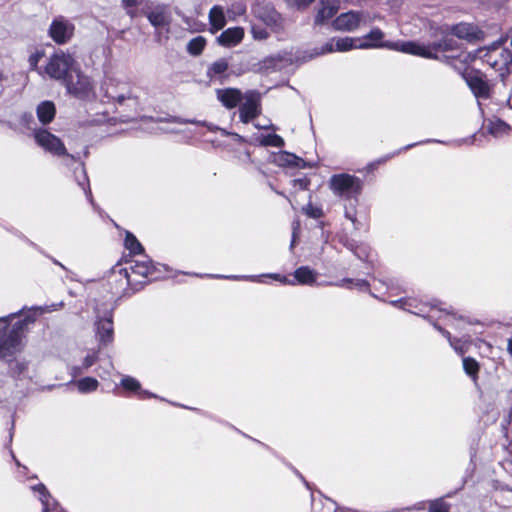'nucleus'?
<instances>
[{
  "label": "nucleus",
  "instance_id": "nucleus-29",
  "mask_svg": "<svg viewBox=\"0 0 512 512\" xmlns=\"http://www.w3.org/2000/svg\"><path fill=\"white\" fill-rule=\"evenodd\" d=\"M229 68V63L226 59L221 58L213 62L207 69V77L211 80H221L225 78V74Z\"/></svg>",
  "mask_w": 512,
  "mask_h": 512
},
{
  "label": "nucleus",
  "instance_id": "nucleus-7",
  "mask_svg": "<svg viewBox=\"0 0 512 512\" xmlns=\"http://www.w3.org/2000/svg\"><path fill=\"white\" fill-rule=\"evenodd\" d=\"M65 87L68 93L82 100H90L95 97L94 85L91 79L84 75L79 67L66 79Z\"/></svg>",
  "mask_w": 512,
  "mask_h": 512
},
{
  "label": "nucleus",
  "instance_id": "nucleus-55",
  "mask_svg": "<svg viewBox=\"0 0 512 512\" xmlns=\"http://www.w3.org/2000/svg\"><path fill=\"white\" fill-rule=\"evenodd\" d=\"M429 142H437V141H436V140H425V141H421V142H418V143H412V144H409V145H407V146H405V147L401 148V149H400L399 151H397L396 153H394V154H393V156H394V155H396V154H399L401 151H406V150H408V149H410V148H412V147H414V146H416V145H418V144L429 143Z\"/></svg>",
  "mask_w": 512,
  "mask_h": 512
},
{
  "label": "nucleus",
  "instance_id": "nucleus-58",
  "mask_svg": "<svg viewBox=\"0 0 512 512\" xmlns=\"http://www.w3.org/2000/svg\"><path fill=\"white\" fill-rule=\"evenodd\" d=\"M41 502H42V504H43V510H42V512H49V507H48L49 503H48V499H43V498H41Z\"/></svg>",
  "mask_w": 512,
  "mask_h": 512
},
{
  "label": "nucleus",
  "instance_id": "nucleus-47",
  "mask_svg": "<svg viewBox=\"0 0 512 512\" xmlns=\"http://www.w3.org/2000/svg\"><path fill=\"white\" fill-rule=\"evenodd\" d=\"M246 7L242 3L233 4L232 7L228 10V16L231 19H235L237 16H241L245 13Z\"/></svg>",
  "mask_w": 512,
  "mask_h": 512
},
{
  "label": "nucleus",
  "instance_id": "nucleus-32",
  "mask_svg": "<svg viewBox=\"0 0 512 512\" xmlns=\"http://www.w3.org/2000/svg\"><path fill=\"white\" fill-rule=\"evenodd\" d=\"M124 247L129 251L131 255H139L144 252V247L136 238V236L130 231H126L125 233Z\"/></svg>",
  "mask_w": 512,
  "mask_h": 512
},
{
  "label": "nucleus",
  "instance_id": "nucleus-6",
  "mask_svg": "<svg viewBox=\"0 0 512 512\" xmlns=\"http://www.w3.org/2000/svg\"><path fill=\"white\" fill-rule=\"evenodd\" d=\"M77 63L74 57L63 51H57L52 54L43 69L44 74L49 78L62 81L65 84L66 79L76 71Z\"/></svg>",
  "mask_w": 512,
  "mask_h": 512
},
{
  "label": "nucleus",
  "instance_id": "nucleus-11",
  "mask_svg": "<svg viewBox=\"0 0 512 512\" xmlns=\"http://www.w3.org/2000/svg\"><path fill=\"white\" fill-rule=\"evenodd\" d=\"M74 24L64 16H57L50 24L48 33L51 39L59 44H66L74 35Z\"/></svg>",
  "mask_w": 512,
  "mask_h": 512
},
{
  "label": "nucleus",
  "instance_id": "nucleus-18",
  "mask_svg": "<svg viewBox=\"0 0 512 512\" xmlns=\"http://www.w3.org/2000/svg\"><path fill=\"white\" fill-rule=\"evenodd\" d=\"M329 187L334 192L357 191L362 188L361 181L357 177L346 173L333 175L330 178Z\"/></svg>",
  "mask_w": 512,
  "mask_h": 512
},
{
  "label": "nucleus",
  "instance_id": "nucleus-28",
  "mask_svg": "<svg viewBox=\"0 0 512 512\" xmlns=\"http://www.w3.org/2000/svg\"><path fill=\"white\" fill-rule=\"evenodd\" d=\"M38 120L43 124H49L55 117L56 108L53 102L43 101L36 109Z\"/></svg>",
  "mask_w": 512,
  "mask_h": 512
},
{
  "label": "nucleus",
  "instance_id": "nucleus-61",
  "mask_svg": "<svg viewBox=\"0 0 512 512\" xmlns=\"http://www.w3.org/2000/svg\"><path fill=\"white\" fill-rule=\"evenodd\" d=\"M4 80V75L2 72H0V83Z\"/></svg>",
  "mask_w": 512,
  "mask_h": 512
},
{
  "label": "nucleus",
  "instance_id": "nucleus-14",
  "mask_svg": "<svg viewBox=\"0 0 512 512\" xmlns=\"http://www.w3.org/2000/svg\"><path fill=\"white\" fill-rule=\"evenodd\" d=\"M96 337L99 344L106 346L114 340L113 313L110 311L103 317H99L95 322Z\"/></svg>",
  "mask_w": 512,
  "mask_h": 512
},
{
  "label": "nucleus",
  "instance_id": "nucleus-57",
  "mask_svg": "<svg viewBox=\"0 0 512 512\" xmlns=\"http://www.w3.org/2000/svg\"><path fill=\"white\" fill-rule=\"evenodd\" d=\"M509 443L505 446V450L512 456V429H510V438L507 439Z\"/></svg>",
  "mask_w": 512,
  "mask_h": 512
},
{
  "label": "nucleus",
  "instance_id": "nucleus-59",
  "mask_svg": "<svg viewBox=\"0 0 512 512\" xmlns=\"http://www.w3.org/2000/svg\"><path fill=\"white\" fill-rule=\"evenodd\" d=\"M507 351L512 356V337L508 339Z\"/></svg>",
  "mask_w": 512,
  "mask_h": 512
},
{
  "label": "nucleus",
  "instance_id": "nucleus-9",
  "mask_svg": "<svg viewBox=\"0 0 512 512\" xmlns=\"http://www.w3.org/2000/svg\"><path fill=\"white\" fill-rule=\"evenodd\" d=\"M438 320H443L445 325L457 328L460 323L465 322V318L463 316H458L453 311L447 309H439L438 317L432 322L433 327L449 341L450 345L455 349V351H457L461 355L464 354V350H461L454 345V341H456V338L452 337L451 333L448 330L439 325Z\"/></svg>",
  "mask_w": 512,
  "mask_h": 512
},
{
  "label": "nucleus",
  "instance_id": "nucleus-33",
  "mask_svg": "<svg viewBox=\"0 0 512 512\" xmlns=\"http://www.w3.org/2000/svg\"><path fill=\"white\" fill-rule=\"evenodd\" d=\"M463 369L465 373L474 381L477 382L479 378V372H480V364L479 362L473 358V357H464L463 360Z\"/></svg>",
  "mask_w": 512,
  "mask_h": 512
},
{
  "label": "nucleus",
  "instance_id": "nucleus-49",
  "mask_svg": "<svg viewBox=\"0 0 512 512\" xmlns=\"http://www.w3.org/2000/svg\"><path fill=\"white\" fill-rule=\"evenodd\" d=\"M334 40H335V38H333V39L329 40L327 43H325V45L321 48V51L317 52V55H323L326 53L335 52L336 49H335Z\"/></svg>",
  "mask_w": 512,
  "mask_h": 512
},
{
  "label": "nucleus",
  "instance_id": "nucleus-15",
  "mask_svg": "<svg viewBox=\"0 0 512 512\" xmlns=\"http://www.w3.org/2000/svg\"><path fill=\"white\" fill-rule=\"evenodd\" d=\"M120 386L122 391L117 392V395L124 396V397H130L135 396L139 400H146L151 399L155 397V395L147 390L142 389L141 383L131 377V376H125L121 379Z\"/></svg>",
  "mask_w": 512,
  "mask_h": 512
},
{
  "label": "nucleus",
  "instance_id": "nucleus-44",
  "mask_svg": "<svg viewBox=\"0 0 512 512\" xmlns=\"http://www.w3.org/2000/svg\"><path fill=\"white\" fill-rule=\"evenodd\" d=\"M43 56V51H36L35 53H32L28 58L30 69L37 71L40 75H42L44 72L38 67V64L40 60L43 58Z\"/></svg>",
  "mask_w": 512,
  "mask_h": 512
},
{
  "label": "nucleus",
  "instance_id": "nucleus-35",
  "mask_svg": "<svg viewBox=\"0 0 512 512\" xmlns=\"http://www.w3.org/2000/svg\"><path fill=\"white\" fill-rule=\"evenodd\" d=\"M283 58L280 55L269 56L264 58L258 63V70L261 72H268L270 70H276L282 63Z\"/></svg>",
  "mask_w": 512,
  "mask_h": 512
},
{
  "label": "nucleus",
  "instance_id": "nucleus-37",
  "mask_svg": "<svg viewBox=\"0 0 512 512\" xmlns=\"http://www.w3.org/2000/svg\"><path fill=\"white\" fill-rule=\"evenodd\" d=\"M76 386L81 393H90L97 390L99 382L93 377H83L76 382Z\"/></svg>",
  "mask_w": 512,
  "mask_h": 512
},
{
  "label": "nucleus",
  "instance_id": "nucleus-52",
  "mask_svg": "<svg viewBox=\"0 0 512 512\" xmlns=\"http://www.w3.org/2000/svg\"><path fill=\"white\" fill-rule=\"evenodd\" d=\"M21 124L23 126H25L26 128H29L31 129V124L34 123V118H33V115L30 114V113H24L22 116H21Z\"/></svg>",
  "mask_w": 512,
  "mask_h": 512
},
{
  "label": "nucleus",
  "instance_id": "nucleus-20",
  "mask_svg": "<svg viewBox=\"0 0 512 512\" xmlns=\"http://www.w3.org/2000/svg\"><path fill=\"white\" fill-rule=\"evenodd\" d=\"M245 31L242 27H231L224 30L218 37L217 42L219 45L231 48L237 46L242 42Z\"/></svg>",
  "mask_w": 512,
  "mask_h": 512
},
{
  "label": "nucleus",
  "instance_id": "nucleus-10",
  "mask_svg": "<svg viewBox=\"0 0 512 512\" xmlns=\"http://www.w3.org/2000/svg\"><path fill=\"white\" fill-rule=\"evenodd\" d=\"M104 95L111 101L124 99L136 94L135 88L127 81L117 78H106L102 84Z\"/></svg>",
  "mask_w": 512,
  "mask_h": 512
},
{
  "label": "nucleus",
  "instance_id": "nucleus-53",
  "mask_svg": "<svg viewBox=\"0 0 512 512\" xmlns=\"http://www.w3.org/2000/svg\"><path fill=\"white\" fill-rule=\"evenodd\" d=\"M33 489L37 492H39L40 494V499L43 498V499H48V497L50 496L49 495V492L47 490V488L45 487V485L43 484H37L36 486L33 487Z\"/></svg>",
  "mask_w": 512,
  "mask_h": 512
},
{
  "label": "nucleus",
  "instance_id": "nucleus-21",
  "mask_svg": "<svg viewBox=\"0 0 512 512\" xmlns=\"http://www.w3.org/2000/svg\"><path fill=\"white\" fill-rule=\"evenodd\" d=\"M144 13L154 27H164L170 22V14L165 5H157L152 11H144Z\"/></svg>",
  "mask_w": 512,
  "mask_h": 512
},
{
  "label": "nucleus",
  "instance_id": "nucleus-26",
  "mask_svg": "<svg viewBox=\"0 0 512 512\" xmlns=\"http://www.w3.org/2000/svg\"><path fill=\"white\" fill-rule=\"evenodd\" d=\"M450 32L460 39L472 40L477 38L478 28L470 23H459L452 26Z\"/></svg>",
  "mask_w": 512,
  "mask_h": 512
},
{
  "label": "nucleus",
  "instance_id": "nucleus-38",
  "mask_svg": "<svg viewBox=\"0 0 512 512\" xmlns=\"http://www.w3.org/2000/svg\"><path fill=\"white\" fill-rule=\"evenodd\" d=\"M437 302L438 301H434L431 303H425V304L420 305V307L418 305H414V307L417 309L414 312V314L422 316L423 318L427 319L432 324V322L436 318L434 316L430 315L429 313L433 310H437L439 312L440 308H438Z\"/></svg>",
  "mask_w": 512,
  "mask_h": 512
},
{
  "label": "nucleus",
  "instance_id": "nucleus-46",
  "mask_svg": "<svg viewBox=\"0 0 512 512\" xmlns=\"http://www.w3.org/2000/svg\"><path fill=\"white\" fill-rule=\"evenodd\" d=\"M502 434L506 439L510 438V429H512V406L508 416L501 423Z\"/></svg>",
  "mask_w": 512,
  "mask_h": 512
},
{
  "label": "nucleus",
  "instance_id": "nucleus-39",
  "mask_svg": "<svg viewBox=\"0 0 512 512\" xmlns=\"http://www.w3.org/2000/svg\"><path fill=\"white\" fill-rule=\"evenodd\" d=\"M358 38H352V37H342V38H335V49L339 52H345L349 51L351 49L357 48L358 49Z\"/></svg>",
  "mask_w": 512,
  "mask_h": 512
},
{
  "label": "nucleus",
  "instance_id": "nucleus-19",
  "mask_svg": "<svg viewBox=\"0 0 512 512\" xmlns=\"http://www.w3.org/2000/svg\"><path fill=\"white\" fill-rule=\"evenodd\" d=\"M216 97L225 108L233 109L243 101L244 94L236 88H223L216 90Z\"/></svg>",
  "mask_w": 512,
  "mask_h": 512
},
{
  "label": "nucleus",
  "instance_id": "nucleus-45",
  "mask_svg": "<svg viewBox=\"0 0 512 512\" xmlns=\"http://www.w3.org/2000/svg\"><path fill=\"white\" fill-rule=\"evenodd\" d=\"M429 512H450V505L442 499H438L430 503Z\"/></svg>",
  "mask_w": 512,
  "mask_h": 512
},
{
  "label": "nucleus",
  "instance_id": "nucleus-62",
  "mask_svg": "<svg viewBox=\"0 0 512 512\" xmlns=\"http://www.w3.org/2000/svg\"><path fill=\"white\" fill-rule=\"evenodd\" d=\"M304 182H305L304 180H301V188L308 189L305 185H303Z\"/></svg>",
  "mask_w": 512,
  "mask_h": 512
},
{
  "label": "nucleus",
  "instance_id": "nucleus-42",
  "mask_svg": "<svg viewBox=\"0 0 512 512\" xmlns=\"http://www.w3.org/2000/svg\"><path fill=\"white\" fill-rule=\"evenodd\" d=\"M302 210L305 215L313 219H319L324 215L322 208L320 206L313 205L311 201H309L307 205L302 208Z\"/></svg>",
  "mask_w": 512,
  "mask_h": 512
},
{
  "label": "nucleus",
  "instance_id": "nucleus-1",
  "mask_svg": "<svg viewBox=\"0 0 512 512\" xmlns=\"http://www.w3.org/2000/svg\"><path fill=\"white\" fill-rule=\"evenodd\" d=\"M384 33L379 28H373L367 35L358 38V49L380 48L401 51L403 53L420 56L428 59L438 58L439 52L454 50L452 39L444 38L442 41L433 44H421L413 41L407 42H385Z\"/></svg>",
  "mask_w": 512,
  "mask_h": 512
},
{
  "label": "nucleus",
  "instance_id": "nucleus-24",
  "mask_svg": "<svg viewBox=\"0 0 512 512\" xmlns=\"http://www.w3.org/2000/svg\"><path fill=\"white\" fill-rule=\"evenodd\" d=\"M210 31L216 33L226 25L224 8L219 5L213 6L209 11Z\"/></svg>",
  "mask_w": 512,
  "mask_h": 512
},
{
  "label": "nucleus",
  "instance_id": "nucleus-63",
  "mask_svg": "<svg viewBox=\"0 0 512 512\" xmlns=\"http://www.w3.org/2000/svg\"><path fill=\"white\" fill-rule=\"evenodd\" d=\"M81 189H82L83 191H86V187H85L84 185H81Z\"/></svg>",
  "mask_w": 512,
  "mask_h": 512
},
{
  "label": "nucleus",
  "instance_id": "nucleus-48",
  "mask_svg": "<svg viewBox=\"0 0 512 512\" xmlns=\"http://www.w3.org/2000/svg\"><path fill=\"white\" fill-rule=\"evenodd\" d=\"M251 32H252L253 38L256 40H265L268 38V32L264 28L252 26Z\"/></svg>",
  "mask_w": 512,
  "mask_h": 512
},
{
  "label": "nucleus",
  "instance_id": "nucleus-31",
  "mask_svg": "<svg viewBox=\"0 0 512 512\" xmlns=\"http://www.w3.org/2000/svg\"><path fill=\"white\" fill-rule=\"evenodd\" d=\"M510 127L499 118L490 119L487 123V131L494 137H501L508 133Z\"/></svg>",
  "mask_w": 512,
  "mask_h": 512
},
{
  "label": "nucleus",
  "instance_id": "nucleus-25",
  "mask_svg": "<svg viewBox=\"0 0 512 512\" xmlns=\"http://www.w3.org/2000/svg\"><path fill=\"white\" fill-rule=\"evenodd\" d=\"M344 247L350 250L358 259L367 261L370 256V247L365 243L356 242L353 239L341 240Z\"/></svg>",
  "mask_w": 512,
  "mask_h": 512
},
{
  "label": "nucleus",
  "instance_id": "nucleus-13",
  "mask_svg": "<svg viewBox=\"0 0 512 512\" xmlns=\"http://www.w3.org/2000/svg\"><path fill=\"white\" fill-rule=\"evenodd\" d=\"M34 139L40 147L54 155L61 156L66 154L63 142L45 129L35 130Z\"/></svg>",
  "mask_w": 512,
  "mask_h": 512
},
{
  "label": "nucleus",
  "instance_id": "nucleus-3",
  "mask_svg": "<svg viewBox=\"0 0 512 512\" xmlns=\"http://www.w3.org/2000/svg\"><path fill=\"white\" fill-rule=\"evenodd\" d=\"M457 58L463 64H470L477 58L482 59L502 76L512 71V53L500 44L478 49L475 53L461 51L457 54Z\"/></svg>",
  "mask_w": 512,
  "mask_h": 512
},
{
  "label": "nucleus",
  "instance_id": "nucleus-54",
  "mask_svg": "<svg viewBox=\"0 0 512 512\" xmlns=\"http://www.w3.org/2000/svg\"><path fill=\"white\" fill-rule=\"evenodd\" d=\"M314 0H287L288 3L301 7V6H307L310 3H312Z\"/></svg>",
  "mask_w": 512,
  "mask_h": 512
},
{
  "label": "nucleus",
  "instance_id": "nucleus-56",
  "mask_svg": "<svg viewBox=\"0 0 512 512\" xmlns=\"http://www.w3.org/2000/svg\"><path fill=\"white\" fill-rule=\"evenodd\" d=\"M299 227H300V224L298 221L294 222L293 223V234H292V241H291V247L294 246L295 244V241H296V237H297V233H298V230H299Z\"/></svg>",
  "mask_w": 512,
  "mask_h": 512
},
{
  "label": "nucleus",
  "instance_id": "nucleus-23",
  "mask_svg": "<svg viewBox=\"0 0 512 512\" xmlns=\"http://www.w3.org/2000/svg\"><path fill=\"white\" fill-rule=\"evenodd\" d=\"M294 279L289 281L290 284L312 285L317 280V274L308 266H301L294 271Z\"/></svg>",
  "mask_w": 512,
  "mask_h": 512
},
{
  "label": "nucleus",
  "instance_id": "nucleus-17",
  "mask_svg": "<svg viewBox=\"0 0 512 512\" xmlns=\"http://www.w3.org/2000/svg\"><path fill=\"white\" fill-rule=\"evenodd\" d=\"M364 21V14L359 11H349L340 14L333 21V27L338 31H354Z\"/></svg>",
  "mask_w": 512,
  "mask_h": 512
},
{
  "label": "nucleus",
  "instance_id": "nucleus-40",
  "mask_svg": "<svg viewBox=\"0 0 512 512\" xmlns=\"http://www.w3.org/2000/svg\"><path fill=\"white\" fill-rule=\"evenodd\" d=\"M206 45V39L202 36H197L193 39H191L187 45V51L191 55H200L205 48Z\"/></svg>",
  "mask_w": 512,
  "mask_h": 512
},
{
  "label": "nucleus",
  "instance_id": "nucleus-2",
  "mask_svg": "<svg viewBox=\"0 0 512 512\" xmlns=\"http://www.w3.org/2000/svg\"><path fill=\"white\" fill-rule=\"evenodd\" d=\"M167 268L163 264L154 263L151 259L135 261L128 268H121L114 276H120L125 280L124 296H131L141 291L147 284L164 278Z\"/></svg>",
  "mask_w": 512,
  "mask_h": 512
},
{
  "label": "nucleus",
  "instance_id": "nucleus-22",
  "mask_svg": "<svg viewBox=\"0 0 512 512\" xmlns=\"http://www.w3.org/2000/svg\"><path fill=\"white\" fill-rule=\"evenodd\" d=\"M273 162L281 167H304V160L287 151H280L273 155Z\"/></svg>",
  "mask_w": 512,
  "mask_h": 512
},
{
  "label": "nucleus",
  "instance_id": "nucleus-50",
  "mask_svg": "<svg viewBox=\"0 0 512 512\" xmlns=\"http://www.w3.org/2000/svg\"><path fill=\"white\" fill-rule=\"evenodd\" d=\"M98 357L96 354H89L87 355L84 359H83V362H82V368L83 369H88L90 368L91 366H93L95 364V362L97 361Z\"/></svg>",
  "mask_w": 512,
  "mask_h": 512
},
{
  "label": "nucleus",
  "instance_id": "nucleus-43",
  "mask_svg": "<svg viewBox=\"0 0 512 512\" xmlns=\"http://www.w3.org/2000/svg\"><path fill=\"white\" fill-rule=\"evenodd\" d=\"M261 144L264 146L282 147L284 146V140L277 134H270L263 136Z\"/></svg>",
  "mask_w": 512,
  "mask_h": 512
},
{
  "label": "nucleus",
  "instance_id": "nucleus-34",
  "mask_svg": "<svg viewBox=\"0 0 512 512\" xmlns=\"http://www.w3.org/2000/svg\"><path fill=\"white\" fill-rule=\"evenodd\" d=\"M37 312L35 310L29 311L26 313L23 318L18 319L14 324L10 326L11 329L21 328L18 330V333L21 332V335L25 337L28 326L35 322Z\"/></svg>",
  "mask_w": 512,
  "mask_h": 512
},
{
  "label": "nucleus",
  "instance_id": "nucleus-36",
  "mask_svg": "<svg viewBox=\"0 0 512 512\" xmlns=\"http://www.w3.org/2000/svg\"><path fill=\"white\" fill-rule=\"evenodd\" d=\"M336 286L345 287L348 289H352V287L355 286L359 290L370 291V284L365 279L354 280L352 278H344L340 280L338 283H336Z\"/></svg>",
  "mask_w": 512,
  "mask_h": 512
},
{
  "label": "nucleus",
  "instance_id": "nucleus-60",
  "mask_svg": "<svg viewBox=\"0 0 512 512\" xmlns=\"http://www.w3.org/2000/svg\"><path fill=\"white\" fill-rule=\"evenodd\" d=\"M459 343H460V340L456 338V341H454V345L457 346L459 349L463 350L460 346H459Z\"/></svg>",
  "mask_w": 512,
  "mask_h": 512
},
{
  "label": "nucleus",
  "instance_id": "nucleus-41",
  "mask_svg": "<svg viewBox=\"0 0 512 512\" xmlns=\"http://www.w3.org/2000/svg\"><path fill=\"white\" fill-rule=\"evenodd\" d=\"M144 3V0H122L121 4L124 10L126 11V14L130 18H135L138 16V10L137 8L142 6Z\"/></svg>",
  "mask_w": 512,
  "mask_h": 512
},
{
  "label": "nucleus",
  "instance_id": "nucleus-30",
  "mask_svg": "<svg viewBox=\"0 0 512 512\" xmlns=\"http://www.w3.org/2000/svg\"><path fill=\"white\" fill-rule=\"evenodd\" d=\"M341 196H345L344 207H345V217L355 223L357 221V211L356 206L358 205L357 194H340Z\"/></svg>",
  "mask_w": 512,
  "mask_h": 512
},
{
  "label": "nucleus",
  "instance_id": "nucleus-4",
  "mask_svg": "<svg viewBox=\"0 0 512 512\" xmlns=\"http://www.w3.org/2000/svg\"><path fill=\"white\" fill-rule=\"evenodd\" d=\"M20 328L11 329L6 319L0 318V360L11 365L24 348Z\"/></svg>",
  "mask_w": 512,
  "mask_h": 512
},
{
  "label": "nucleus",
  "instance_id": "nucleus-8",
  "mask_svg": "<svg viewBox=\"0 0 512 512\" xmlns=\"http://www.w3.org/2000/svg\"><path fill=\"white\" fill-rule=\"evenodd\" d=\"M112 103L115 107L117 119L121 122L136 120L142 112V106L137 94L125 97L123 100L112 101Z\"/></svg>",
  "mask_w": 512,
  "mask_h": 512
},
{
  "label": "nucleus",
  "instance_id": "nucleus-51",
  "mask_svg": "<svg viewBox=\"0 0 512 512\" xmlns=\"http://www.w3.org/2000/svg\"><path fill=\"white\" fill-rule=\"evenodd\" d=\"M12 364H14V366L11 367V370L15 374L20 375L27 369V364L25 362H18L15 360Z\"/></svg>",
  "mask_w": 512,
  "mask_h": 512
},
{
  "label": "nucleus",
  "instance_id": "nucleus-5",
  "mask_svg": "<svg viewBox=\"0 0 512 512\" xmlns=\"http://www.w3.org/2000/svg\"><path fill=\"white\" fill-rule=\"evenodd\" d=\"M450 64L463 76L467 85L478 100L488 99L490 97L491 85L482 72L478 70L468 71L466 69L468 64L461 63L457 55L451 56Z\"/></svg>",
  "mask_w": 512,
  "mask_h": 512
},
{
  "label": "nucleus",
  "instance_id": "nucleus-12",
  "mask_svg": "<svg viewBox=\"0 0 512 512\" xmlns=\"http://www.w3.org/2000/svg\"><path fill=\"white\" fill-rule=\"evenodd\" d=\"M261 113L260 98L257 92L249 90L244 93L243 103L239 108L241 122L249 123Z\"/></svg>",
  "mask_w": 512,
  "mask_h": 512
},
{
  "label": "nucleus",
  "instance_id": "nucleus-27",
  "mask_svg": "<svg viewBox=\"0 0 512 512\" xmlns=\"http://www.w3.org/2000/svg\"><path fill=\"white\" fill-rule=\"evenodd\" d=\"M321 5L322 6L315 18V22L317 24H322L329 20L336 14L338 10V5L334 0H321Z\"/></svg>",
  "mask_w": 512,
  "mask_h": 512
},
{
  "label": "nucleus",
  "instance_id": "nucleus-16",
  "mask_svg": "<svg viewBox=\"0 0 512 512\" xmlns=\"http://www.w3.org/2000/svg\"><path fill=\"white\" fill-rule=\"evenodd\" d=\"M254 16L274 31L282 28V18L272 7L257 4L253 7Z\"/></svg>",
  "mask_w": 512,
  "mask_h": 512
}]
</instances>
